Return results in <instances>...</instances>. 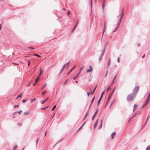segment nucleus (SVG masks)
I'll return each instance as SVG.
<instances>
[{"label": "nucleus", "instance_id": "nucleus-1", "mask_svg": "<svg viewBox=\"0 0 150 150\" xmlns=\"http://www.w3.org/2000/svg\"><path fill=\"white\" fill-rule=\"evenodd\" d=\"M135 96L131 93L129 94L127 98V100L128 102H131L132 101L134 98Z\"/></svg>", "mask_w": 150, "mask_h": 150}, {"label": "nucleus", "instance_id": "nucleus-2", "mask_svg": "<svg viewBox=\"0 0 150 150\" xmlns=\"http://www.w3.org/2000/svg\"><path fill=\"white\" fill-rule=\"evenodd\" d=\"M139 89V86H136L133 89V91L132 93V94L135 95V96H136L137 93L138 92V91Z\"/></svg>", "mask_w": 150, "mask_h": 150}, {"label": "nucleus", "instance_id": "nucleus-3", "mask_svg": "<svg viewBox=\"0 0 150 150\" xmlns=\"http://www.w3.org/2000/svg\"><path fill=\"white\" fill-rule=\"evenodd\" d=\"M114 89H113L112 90V92L110 94L109 96L108 97V99H107V100L106 102V104H105V105L104 106V108H105L107 104L108 103L109 100H110V99L111 98V97L112 96V95H113V93H114Z\"/></svg>", "mask_w": 150, "mask_h": 150}, {"label": "nucleus", "instance_id": "nucleus-4", "mask_svg": "<svg viewBox=\"0 0 150 150\" xmlns=\"http://www.w3.org/2000/svg\"><path fill=\"white\" fill-rule=\"evenodd\" d=\"M89 67V69L87 70V73L92 72L93 70V68L90 65Z\"/></svg>", "mask_w": 150, "mask_h": 150}, {"label": "nucleus", "instance_id": "nucleus-5", "mask_svg": "<svg viewBox=\"0 0 150 150\" xmlns=\"http://www.w3.org/2000/svg\"><path fill=\"white\" fill-rule=\"evenodd\" d=\"M149 101L148 100H146V101L144 103L143 105L141 107V108H144L145 107V106H146V105L149 102Z\"/></svg>", "mask_w": 150, "mask_h": 150}, {"label": "nucleus", "instance_id": "nucleus-6", "mask_svg": "<svg viewBox=\"0 0 150 150\" xmlns=\"http://www.w3.org/2000/svg\"><path fill=\"white\" fill-rule=\"evenodd\" d=\"M137 105L136 104H134V105L133 108V112H134L137 109Z\"/></svg>", "mask_w": 150, "mask_h": 150}, {"label": "nucleus", "instance_id": "nucleus-7", "mask_svg": "<svg viewBox=\"0 0 150 150\" xmlns=\"http://www.w3.org/2000/svg\"><path fill=\"white\" fill-rule=\"evenodd\" d=\"M75 66H74L72 68V69H71L67 73V75H68L72 71V70L75 68Z\"/></svg>", "mask_w": 150, "mask_h": 150}, {"label": "nucleus", "instance_id": "nucleus-8", "mask_svg": "<svg viewBox=\"0 0 150 150\" xmlns=\"http://www.w3.org/2000/svg\"><path fill=\"white\" fill-rule=\"evenodd\" d=\"M116 134L115 132H114L112 133L111 135V138L112 139H113L115 135Z\"/></svg>", "mask_w": 150, "mask_h": 150}, {"label": "nucleus", "instance_id": "nucleus-9", "mask_svg": "<svg viewBox=\"0 0 150 150\" xmlns=\"http://www.w3.org/2000/svg\"><path fill=\"white\" fill-rule=\"evenodd\" d=\"M106 0H103V4L102 5V8L103 10L104 9V8L105 6V3Z\"/></svg>", "mask_w": 150, "mask_h": 150}, {"label": "nucleus", "instance_id": "nucleus-10", "mask_svg": "<svg viewBox=\"0 0 150 150\" xmlns=\"http://www.w3.org/2000/svg\"><path fill=\"white\" fill-rule=\"evenodd\" d=\"M105 29H106V27H105V24H104V28H103V31L102 37V38L101 40H102V38L103 37V36L104 32L105 31Z\"/></svg>", "mask_w": 150, "mask_h": 150}, {"label": "nucleus", "instance_id": "nucleus-11", "mask_svg": "<svg viewBox=\"0 0 150 150\" xmlns=\"http://www.w3.org/2000/svg\"><path fill=\"white\" fill-rule=\"evenodd\" d=\"M110 62H111V61H110V58L109 59L108 61L107 65V69L108 68V67L109 66L110 64Z\"/></svg>", "mask_w": 150, "mask_h": 150}, {"label": "nucleus", "instance_id": "nucleus-12", "mask_svg": "<svg viewBox=\"0 0 150 150\" xmlns=\"http://www.w3.org/2000/svg\"><path fill=\"white\" fill-rule=\"evenodd\" d=\"M97 86V85L93 89V91H91V95L93 94L94 93L96 89Z\"/></svg>", "mask_w": 150, "mask_h": 150}, {"label": "nucleus", "instance_id": "nucleus-13", "mask_svg": "<svg viewBox=\"0 0 150 150\" xmlns=\"http://www.w3.org/2000/svg\"><path fill=\"white\" fill-rule=\"evenodd\" d=\"M79 76V73H77L73 78V79L74 80L76 79Z\"/></svg>", "mask_w": 150, "mask_h": 150}, {"label": "nucleus", "instance_id": "nucleus-14", "mask_svg": "<svg viewBox=\"0 0 150 150\" xmlns=\"http://www.w3.org/2000/svg\"><path fill=\"white\" fill-rule=\"evenodd\" d=\"M102 123H103V121L101 120V121L100 124L98 127V129H100V128H102Z\"/></svg>", "mask_w": 150, "mask_h": 150}, {"label": "nucleus", "instance_id": "nucleus-15", "mask_svg": "<svg viewBox=\"0 0 150 150\" xmlns=\"http://www.w3.org/2000/svg\"><path fill=\"white\" fill-rule=\"evenodd\" d=\"M103 55H104V54H101V55H100V56L99 58V61H100L102 60V57H103Z\"/></svg>", "mask_w": 150, "mask_h": 150}, {"label": "nucleus", "instance_id": "nucleus-16", "mask_svg": "<svg viewBox=\"0 0 150 150\" xmlns=\"http://www.w3.org/2000/svg\"><path fill=\"white\" fill-rule=\"evenodd\" d=\"M48 99H49V98H48V97L47 98H46V100H44V101H42V102H41V104H43L44 103H45V102H46V101H47V100H48Z\"/></svg>", "mask_w": 150, "mask_h": 150}, {"label": "nucleus", "instance_id": "nucleus-17", "mask_svg": "<svg viewBox=\"0 0 150 150\" xmlns=\"http://www.w3.org/2000/svg\"><path fill=\"white\" fill-rule=\"evenodd\" d=\"M30 113L29 111H28L27 112H25L24 113V115H28Z\"/></svg>", "mask_w": 150, "mask_h": 150}, {"label": "nucleus", "instance_id": "nucleus-18", "mask_svg": "<svg viewBox=\"0 0 150 150\" xmlns=\"http://www.w3.org/2000/svg\"><path fill=\"white\" fill-rule=\"evenodd\" d=\"M121 20H119L118 21L117 23V26H118V27H119V25L121 23Z\"/></svg>", "mask_w": 150, "mask_h": 150}, {"label": "nucleus", "instance_id": "nucleus-19", "mask_svg": "<svg viewBox=\"0 0 150 150\" xmlns=\"http://www.w3.org/2000/svg\"><path fill=\"white\" fill-rule=\"evenodd\" d=\"M101 98H99V99L98 102V103H97V106H98L99 105V104H100V101L101 100Z\"/></svg>", "mask_w": 150, "mask_h": 150}, {"label": "nucleus", "instance_id": "nucleus-20", "mask_svg": "<svg viewBox=\"0 0 150 150\" xmlns=\"http://www.w3.org/2000/svg\"><path fill=\"white\" fill-rule=\"evenodd\" d=\"M105 47L104 48L103 50H102V52L101 54H104V52H105Z\"/></svg>", "mask_w": 150, "mask_h": 150}, {"label": "nucleus", "instance_id": "nucleus-21", "mask_svg": "<svg viewBox=\"0 0 150 150\" xmlns=\"http://www.w3.org/2000/svg\"><path fill=\"white\" fill-rule=\"evenodd\" d=\"M117 75H116V76L113 79V80L112 81V83L113 84V83H114V81L115 80L116 78L117 77Z\"/></svg>", "mask_w": 150, "mask_h": 150}, {"label": "nucleus", "instance_id": "nucleus-22", "mask_svg": "<svg viewBox=\"0 0 150 150\" xmlns=\"http://www.w3.org/2000/svg\"><path fill=\"white\" fill-rule=\"evenodd\" d=\"M39 79V77H38V78H37L35 81V83H37L38 82V81Z\"/></svg>", "mask_w": 150, "mask_h": 150}, {"label": "nucleus", "instance_id": "nucleus-23", "mask_svg": "<svg viewBox=\"0 0 150 150\" xmlns=\"http://www.w3.org/2000/svg\"><path fill=\"white\" fill-rule=\"evenodd\" d=\"M56 105H54L52 108L51 109V111H53L54 109H55L56 107Z\"/></svg>", "mask_w": 150, "mask_h": 150}, {"label": "nucleus", "instance_id": "nucleus-24", "mask_svg": "<svg viewBox=\"0 0 150 150\" xmlns=\"http://www.w3.org/2000/svg\"><path fill=\"white\" fill-rule=\"evenodd\" d=\"M95 97H94L93 99H92V100H91V104L90 105V106L89 107H90L92 104V103H93V102L94 99H95Z\"/></svg>", "mask_w": 150, "mask_h": 150}, {"label": "nucleus", "instance_id": "nucleus-25", "mask_svg": "<svg viewBox=\"0 0 150 150\" xmlns=\"http://www.w3.org/2000/svg\"><path fill=\"white\" fill-rule=\"evenodd\" d=\"M118 27H118V26H117V27H116V28H115V30L113 31V33H114V32H115L117 31V29L118 28Z\"/></svg>", "mask_w": 150, "mask_h": 150}, {"label": "nucleus", "instance_id": "nucleus-26", "mask_svg": "<svg viewBox=\"0 0 150 150\" xmlns=\"http://www.w3.org/2000/svg\"><path fill=\"white\" fill-rule=\"evenodd\" d=\"M68 80V79H66L65 81L64 82V83H63V85H65V84H66V83H67V81Z\"/></svg>", "mask_w": 150, "mask_h": 150}, {"label": "nucleus", "instance_id": "nucleus-27", "mask_svg": "<svg viewBox=\"0 0 150 150\" xmlns=\"http://www.w3.org/2000/svg\"><path fill=\"white\" fill-rule=\"evenodd\" d=\"M48 107H49L48 106H46L44 108H41V110H45Z\"/></svg>", "mask_w": 150, "mask_h": 150}, {"label": "nucleus", "instance_id": "nucleus-28", "mask_svg": "<svg viewBox=\"0 0 150 150\" xmlns=\"http://www.w3.org/2000/svg\"><path fill=\"white\" fill-rule=\"evenodd\" d=\"M17 147V145H16L13 148V150H15Z\"/></svg>", "mask_w": 150, "mask_h": 150}, {"label": "nucleus", "instance_id": "nucleus-29", "mask_svg": "<svg viewBox=\"0 0 150 150\" xmlns=\"http://www.w3.org/2000/svg\"><path fill=\"white\" fill-rule=\"evenodd\" d=\"M22 96V94H21L18 95V96L17 98L16 99H17L19 97H21Z\"/></svg>", "mask_w": 150, "mask_h": 150}, {"label": "nucleus", "instance_id": "nucleus-30", "mask_svg": "<svg viewBox=\"0 0 150 150\" xmlns=\"http://www.w3.org/2000/svg\"><path fill=\"white\" fill-rule=\"evenodd\" d=\"M36 100V99L35 98H33V99H31L30 100L31 101V102H32L35 101Z\"/></svg>", "mask_w": 150, "mask_h": 150}, {"label": "nucleus", "instance_id": "nucleus-31", "mask_svg": "<svg viewBox=\"0 0 150 150\" xmlns=\"http://www.w3.org/2000/svg\"><path fill=\"white\" fill-rule=\"evenodd\" d=\"M123 16V15H122V14H120V18L119 20H121Z\"/></svg>", "mask_w": 150, "mask_h": 150}, {"label": "nucleus", "instance_id": "nucleus-32", "mask_svg": "<svg viewBox=\"0 0 150 150\" xmlns=\"http://www.w3.org/2000/svg\"><path fill=\"white\" fill-rule=\"evenodd\" d=\"M19 105H16L14 106V108H18L19 107Z\"/></svg>", "mask_w": 150, "mask_h": 150}, {"label": "nucleus", "instance_id": "nucleus-33", "mask_svg": "<svg viewBox=\"0 0 150 150\" xmlns=\"http://www.w3.org/2000/svg\"><path fill=\"white\" fill-rule=\"evenodd\" d=\"M47 91H44L42 92V95H43L44 93H46Z\"/></svg>", "mask_w": 150, "mask_h": 150}, {"label": "nucleus", "instance_id": "nucleus-34", "mask_svg": "<svg viewBox=\"0 0 150 150\" xmlns=\"http://www.w3.org/2000/svg\"><path fill=\"white\" fill-rule=\"evenodd\" d=\"M104 91H103L102 93H101V97L100 98H101L102 99L103 96V94H104Z\"/></svg>", "mask_w": 150, "mask_h": 150}, {"label": "nucleus", "instance_id": "nucleus-35", "mask_svg": "<svg viewBox=\"0 0 150 150\" xmlns=\"http://www.w3.org/2000/svg\"><path fill=\"white\" fill-rule=\"evenodd\" d=\"M110 89V86L108 87L107 88V92Z\"/></svg>", "mask_w": 150, "mask_h": 150}, {"label": "nucleus", "instance_id": "nucleus-36", "mask_svg": "<svg viewBox=\"0 0 150 150\" xmlns=\"http://www.w3.org/2000/svg\"><path fill=\"white\" fill-rule=\"evenodd\" d=\"M97 124L96 123H95L94 125V128L95 129L96 127V126L97 125Z\"/></svg>", "mask_w": 150, "mask_h": 150}, {"label": "nucleus", "instance_id": "nucleus-37", "mask_svg": "<svg viewBox=\"0 0 150 150\" xmlns=\"http://www.w3.org/2000/svg\"><path fill=\"white\" fill-rule=\"evenodd\" d=\"M66 65V64H65L63 67L62 68V69L63 70H64V68H65V66Z\"/></svg>", "mask_w": 150, "mask_h": 150}, {"label": "nucleus", "instance_id": "nucleus-38", "mask_svg": "<svg viewBox=\"0 0 150 150\" xmlns=\"http://www.w3.org/2000/svg\"><path fill=\"white\" fill-rule=\"evenodd\" d=\"M34 55H35V56H37L38 57H41L38 54H34Z\"/></svg>", "mask_w": 150, "mask_h": 150}, {"label": "nucleus", "instance_id": "nucleus-39", "mask_svg": "<svg viewBox=\"0 0 150 150\" xmlns=\"http://www.w3.org/2000/svg\"><path fill=\"white\" fill-rule=\"evenodd\" d=\"M46 83H45V84L42 87V88H41V89H42L45 86H46Z\"/></svg>", "mask_w": 150, "mask_h": 150}, {"label": "nucleus", "instance_id": "nucleus-40", "mask_svg": "<svg viewBox=\"0 0 150 150\" xmlns=\"http://www.w3.org/2000/svg\"><path fill=\"white\" fill-rule=\"evenodd\" d=\"M98 109L97 110H96L95 112V113L94 114V115H96L98 113Z\"/></svg>", "mask_w": 150, "mask_h": 150}, {"label": "nucleus", "instance_id": "nucleus-41", "mask_svg": "<svg viewBox=\"0 0 150 150\" xmlns=\"http://www.w3.org/2000/svg\"><path fill=\"white\" fill-rule=\"evenodd\" d=\"M136 113H134L133 115L131 117L132 118H133V117L135 116L136 115Z\"/></svg>", "mask_w": 150, "mask_h": 150}, {"label": "nucleus", "instance_id": "nucleus-42", "mask_svg": "<svg viewBox=\"0 0 150 150\" xmlns=\"http://www.w3.org/2000/svg\"><path fill=\"white\" fill-rule=\"evenodd\" d=\"M83 67H84V66H83V67H82L81 68H80V71H81L83 69Z\"/></svg>", "mask_w": 150, "mask_h": 150}, {"label": "nucleus", "instance_id": "nucleus-43", "mask_svg": "<svg viewBox=\"0 0 150 150\" xmlns=\"http://www.w3.org/2000/svg\"><path fill=\"white\" fill-rule=\"evenodd\" d=\"M146 150H150V146H149L147 147L146 148Z\"/></svg>", "mask_w": 150, "mask_h": 150}, {"label": "nucleus", "instance_id": "nucleus-44", "mask_svg": "<svg viewBox=\"0 0 150 150\" xmlns=\"http://www.w3.org/2000/svg\"><path fill=\"white\" fill-rule=\"evenodd\" d=\"M132 118L131 117L129 119L128 121V122H129L131 120H132Z\"/></svg>", "mask_w": 150, "mask_h": 150}, {"label": "nucleus", "instance_id": "nucleus-45", "mask_svg": "<svg viewBox=\"0 0 150 150\" xmlns=\"http://www.w3.org/2000/svg\"><path fill=\"white\" fill-rule=\"evenodd\" d=\"M114 102H112V103H111L110 105V106H109V108H110L111 107V106L112 105V104H113Z\"/></svg>", "mask_w": 150, "mask_h": 150}, {"label": "nucleus", "instance_id": "nucleus-46", "mask_svg": "<svg viewBox=\"0 0 150 150\" xmlns=\"http://www.w3.org/2000/svg\"><path fill=\"white\" fill-rule=\"evenodd\" d=\"M27 100H22V102L23 103H24Z\"/></svg>", "mask_w": 150, "mask_h": 150}, {"label": "nucleus", "instance_id": "nucleus-47", "mask_svg": "<svg viewBox=\"0 0 150 150\" xmlns=\"http://www.w3.org/2000/svg\"><path fill=\"white\" fill-rule=\"evenodd\" d=\"M88 114V112H87V113L86 114V115H85V117H84V118H85L86 117V116H87V115Z\"/></svg>", "mask_w": 150, "mask_h": 150}, {"label": "nucleus", "instance_id": "nucleus-48", "mask_svg": "<svg viewBox=\"0 0 150 150\" xmlns=\"http://www.w3.org/2000/svg\"><path fill=\"white\" fill-rule=\"evenodd\" d=\"M96 115H94L93 116V117H92V120H93V119L95 117V116Z\"/></svg>", "mask_w": 150, "mask_h": 150}, {"label": "nucleus", "instance_id": "nucleus-49", "mask_svg": "<svg viewBox=\"0 0 150 150\" xmlns=\"http://www.w3.org/2000/svg\"><path fill=\"white\" fill-rule=\"evenodd\" d=\"M18 125L19 126H21L22 125V124L20 123H18Z\"/></svg>", "mask_w": 150, "mask_h": 150}, {"label": "nucleus", "instance_id": "nucleus-50", "mask_svg": "<svg viewBox=\"0 0 150 150\" xmlns=\"http://www.w3.org/2000/svg\"><path fill=\"white\" fill-rule=\"evenodd\" d=\"M120 58L119 57H118L117 61L118 62H119Z\"/></svg>", "mask_w": 150, "mask_h": 150}, {"label": "nucleus", "instance_id": "nucleus-51", "mask_svg": "<svg viewBox=\"0 0 150 150\" xmlns=\"http://www.w3.org/2000/svg\"><path fill=\"white\" fill-rule=\"evenodd\" d=\"M22 112V110H21L19 111H18V112L19 114V115L20 114L21 112Z\"/></svg>", "mask_w": 150, "mask_h": 150}, {"label": "nucleus", "instance_id": "nucleus-52", "mask_svg": "<svg viewBox=\"0 0 150 150\" xmlns=\"http://www.w3.org/2000/svg\"><path fill=\"white\" fill-rule=\"evenodd\" d=\"M43 72V71L42 70H41V69H40V74H41Z\"/></svg>", "mask_w": 150, "mask_h": 150}, {"label": "nucleus", "instance_id": "nucleus-53", "mask_svg": "<svg viewBox=\"0 0 150 150\" xmlns=\"http://www.w3.org/2000/svg\"><path fill=\"white\" fill-rule=\"evenodd\" d=\"M98 120L97 119L96 120V122L95 123H96L97 124H98Z\"/></svg>", "mask_w": 150, "mask_h": 150}, {"label": "nucleus", "instance_id": "nucleus-54", "mask_svg": "<svg viewBox=\"0 0 150 150\" xmlns=\"http://www.w3.org/2000/svg\"><path fill=\"white\" fill-rule=\"evenodd\" d=\"M38 138L37 139V140H36V145H37V144H38Z\"/></svg>", "mask_w": 150, "mask_h": 150}, {"label": "nucleus", "instance_id": "nucleus-55", "mask_svg": "<svg viewBox=\"0 0 150 150\" xmlns=\"http://www.w3.org/2000/svg\"><path fill=\"white\" fill-rule=\"evenodd\" d=\"M63 70H62V69L60 71L59 73V74L58 75H59L61 73V72L63 71Z\"/></svg>", "mask_w": 150, "mask_h": 150}, {"label": "nucleus", "instance_id": "nucleus-56", "mask_svg": "<svg viewBox=\"0 0 150 150\" xmlns=\"http://www.w3.org/2000/svg\"><path fill=\"white\" fill-rule=\"evenodd\" d=\"M77 24H76L75 25L74 27V29H75V28H76V27L77 26Z\"/></svg>", "mask_w": 150, "mask_h": 150}, {"label": "nucleus", "instance_id": "nucleus-57", "mask_svg": "<svg viewBox=\"0 0 150 150\" xmlns=\"http://www.w3.org/2000/svg\"><path fill=\"white\" fill-rule=\"evenodd\" d=\"M30 64V63L29 61H28V65L29 66Z\"/></svg>", "mask_w": 150, "mask_h": 150}, {"label": "nucleus", "instance_id": "nucleus-58", "mask_svg": "<svg viewBox=\"0 0 150 150\" xmlns=\"http://www.w3.org/2000/svg\"><path fill=\"white\" fill-rule=\"evenodd\" d=\"M29 49H33L34 48L33 47H30L29 48Z\"/></svg>", "mask_w": 150, "mask_h": 150}, {"label": "nucleus", "instance_id": "nucleus-59", "mask_svg": "<svg viewBox=\"0 0 150 150\" xmlns=\"http://www.w3.org/2000/svg\"><path fill=\"white\" fill-rule=\"evenodd\" d=\"M69 62H69H69H68L67 63H66V65H67H67H69Z\"/></svg>", "mask_w": 150, "mask_h": 150}, {"label": "nucleus", "instance_id": "nucleus-60", "mask_svg": "<svg viewBox=\"0 0 150 150\" xmlns=\"http://www.w3.org/2000/svg\"><path fill=\"white\" fill-rule=\"evenodd\" d=\"M87 96H88L89 94V92H87Z\"/></svg>", "mask_w": 150, "mask_h": 150}, {"label": "nucleus", "instance_id": "nucleus-61", "mask_svg": "<svg viewBox=\"0 0 150 150\" xmlns=\"http://www.w3.org/2000/svg\"><path fill=\"white\" fill-rule=\"evenodd\" d=\"M18 112V111H16V112H14L13 114V115H14L16 113H17Z\"/></svg>", "mask_w": 150, "mask_h": 150}, {"label": "nucleus", "instance_id": "nucleus-62", "mask_svg": "<svg viewBox=\"0 0 150 150\" xmlns=\"http://www.w3.org/2000/svg\"><path fill=\"white\" fill-rule=\"evenodd\" d=\"M122 14V15H123V11H121V14Z\"/></svg>", "mask_w": 150, "mask_h": 150}, {"label": "nucleus", "instance_id": "nucleus-63", "mask_svg": "<svg viewBox=\"0 0 150 150\" xmlns=\"http://www.w3.org/2000/svg\"><path fill=\"white\" fill-rule=\"evenodd\" d=\"M145 56V54H144L142 57V58H143Z\"/></svg>", "mask_w": 150, "mask_h": 150}, {"label": "nucleus", "instance_id": "nucleus-64", "mask_svg": "<svg viewBox=\"0 0 150 150\" xmlns=\"http://www.w3.org/2000/svg\"><path fill=\"white\" fill-rule=\"evenodd\" d=\"M148 27L150 28V24H149Z\"/></svg>", "mask_w": 150, "mask_h": 150}]
</instances>
